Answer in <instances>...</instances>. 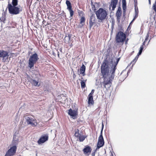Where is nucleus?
<instances>
[{
  "label": "nucleus",
  "instance_id": "1",
  "mask_svg": "<svg viewBox=\"0 0 156 156\" xmlns=\"http://www.w3.org/2000/svg\"><path fill=\"white\" fill-rule=\"evenodd\" d=\"M120 58L116 59V62L114 61L113 63V60L111 59L110 63L112 65L110 69L108 64V61L106 60L104 61L101 65V72L104 80L102 83L105 88H108L111 86L115 76L116 66Z\"/></svg>",
  "mask_w": 156,
  "mask_h": 156
},
{
  "label": "nucleus",
  "instance_id": "2",
  "mask_svg": "<svg viewBox=\"0 0 156 156\" xmlns=\"http://www.w3.org/2000/svg\"><path fill=\"white\" fill-rule=\"evenodd\" d=\"M97 19L98 22H102L105 19L108 18V13L106 10L102 8H100L95 12Z\"/></svg>",
  "mask_w": 156,
  "mask_h": 156
},
{
  "label": "nucleus",
  "instance_id": "3",
  "mask_svg": "<svg viewBox=\"0 0 156 156\" xmlns=\"http://www.w3.org/2000/svg\"><path fill=\"white\" fill-rule=\"evenodd\" d=\"M8 5L7 8L9 13L12 15H17L21 12L23 9V7L19 5L18 6H12L11 4L9 3Z\"/></svg>",
  "mask_w": 156,
  "mask_h": 156
},
{
  "label": "nucleus",
  "instance_id": "4",
  "mask_svg": "<svg viewBox=\"0 0 156 156\" xmlns=\"http://www.w3.org/2000/svg\"><path fill=\"white\" fill-rule=\"evenodd\" d=\"M39 58L37 53H35L31 55L28 60V66L30 68L34 66V64L36 63Z\"/></svg>",
  "mask_w": 156,
  "mask_h": 156
},
{
  "label": "nucleus",
  "instance_id": "5",
  "mask_svg": "<svg viewBox=\"0 0 156 156\" xmlns=\"http://www.w3.org/2000/svg\"><path fill=\"white\" fill-rule=\"evenodd\" d=\"M126 34L121 31H119L116 34L115 37L116 42L117 43H123L126 39Z\"/></svg>",
  "mask_w": 156,
  "mask_h": 156
},
{
  "label": "nucleus",
  "instance_id": "6",
  "mask_svg": "<svg viewBox=\"0 0 156 156\" xmlns=\"http://www.w3.org/2000/svg\"><path fill=\"white\" fill-rule=\"evenodd\" d=\"M104 125L102 122V128L101 131L100 135L99 136L97 143V146L96 150H98L100 147H103L104 144V138L102 136V131L104 128Z\"/></svg>",
  "mask_w": 156,
  "mask_h": 156
},
{
  "label": "nucleus",
  "instance_id": "7",
  "mask_svg": "<svg viewBox=\"0 0 156 156\" xmlns=\"http://www.w3.org/2000/svg\"><path fill=\"white\" fill-rule=\"evenodd\" d=\"M26 119L28 124L30 125L33 127L37 126V123L36 119L29 117H27Z\"/></svg>",
  "mask_w": 156,
  "mask_h": 156
},
{
  "label": "nucleus",
  "instance_id": "8",
  "mask_svg": "<svg viewBox=\"0 0 156 156\" xmlns=\"http://www.w3.org/2000/svg\"><path fill=\"white\" fill-rule=\"evenodd\" d=\"M95 14L93 13H91V15L90 17L89 22V27L91 29L95 22Z\"/></svg>",
  "mask_w": 156,
  "mask_h": 156
},
{
  "label": "nucleus",
  "instance_id": "9",
  "mask_svg": "<svg viewBox=\"0 0 156 156\" xmlns=\"http://www.w3.org/2000/svg\"><path fill=\"white\" fill-rule=\"evenodd\" d=\"M9 55L8 52L7 51L3 50H0V58H3V60L5 61V59H7Z\"/></svg>",
  "mask_w": 156,
  "mask_h": 156
},
{
  "label": "nucleus",
  "instance_id": "10",
  "mask_svg": "<svg viewBox=\"0 0 156 156\" xmlns=\"http://www.w3.org/2000/svg\"><path fill=\"white\" fill-rule=\"evenodd\" d=\"M68 114L74 119L76 118L78 115L77 112L76 111L74 110H73L71 108L69 110Z\"/></svg>",
  "mask_w": 156,
  "mask_h": 156
},
{
  "label": "nucleus",
  "instance_id": "11",
  "mask_svg": "<svg viewBox=\"0 0 156 156\" xmlns=\"http://www.w3.org/2000/svg\"><path fill=\"white\" fill-rule=\"evenodd\" d=\"M48 136L47 135H43L41 136L38 141L39 144H41L44 143L48 139Z\"/></svg>",
  "mask_w": 156,
  "mask_h": 156
},
{
  "label": "nucleus",
  "instance_id": "12",
  "mask_svg": "<svg viewBox=\"0 0 156 156\" xmlns=\"http://www.w3.org/2000/svg\"><path fill=\"white\" fill-rule=\"evenodd\" d=\"M118 2V0H111L110 5H109V9H110L111 7H112V10H114L116 7Z\"/></svg>",
  "mask_w": 156,
  "mask_h": 156
},
{
  "label": "nucleus",
  "instance_id": "13",
  "mask_svg": "<svg viewBox=\"0 0 156 156\" xmlns=\"http://www.w3.org/2000/svg\"><path fill=\"white\" fill-rule=\"evenodd\" d=\"M92 149L91 147L88 146H86L83 150V151L85 154H88L90 153Z\"/></svg>",
  "mask_w": 156,
  "mask_h": 156
},
{
  "label": "nucleus",
  "instance_id": "14",
  "mask_svg": "<svg viewBox=\"0 0 156 156\" xmlns=\"http://www.w3.org/2000/svg\"><path fill=\"white\" fill-rule=\"evenodd\" d=\"M91 5L92 9L93 11L96 10V8L99 7V4L97 2L93 3L92 1H91Z\"/></svg>",
  "mask_w": 156,
  "mask_h": 156
},
{
  "label": "nucleus",
  "instance_id": "15",
  "mask_svg": "<svg viewBox=\"0 0 156 156\" xmlns=\"http://www.w3.org/2000/svg\"><path fill=\"white\" fill-rule=\"evenodd\" d=\"M16 146L15 145L11 147L8 151L14 155L16 152Z\"/></svg>",
  "mask_w": 156,
  "mask_h": 156
},
{
  "label": "nucleus",
  "instance_id": "16",
  "mask_svg": "<svg viewBox=\"0 0 156 156\" xmlns=\"http://www.w3.org/2000/svg\"><path fill=\"white\" fill-rule=\"evenodd\" d=\"M30 81V82L34 86L37 87L40 86V84H38V81L33 79H31Z\"/></svg>",
  "mask_w": 156,
  "mask_h": 156
},
{
  "label": "nucleus",
  "instance_id": "17",
  "mask_svg": "<svg viewBox=\"0 0 156 156\" xmlns=\"http://www.w3.org/2000/svg\"><path fill=\"white\" fill-rule=\"evenodd\" d=\"M71 37V34H68L66 35L64 38L65 42L67 43L69 42Z\"/></svg>",
  "mask_w": 156,
  "mask_h": 156
},
{
  "label": "nucleus",
  "instance_id": "18",
  "mask_svg": "<svg viewBox=\"0 0 156 156\" xmlns=\"http://www.w3.org/2000/svg\"><path fill=\"white\" fill-rule=\"evenodd\" d=\"M85 18L83 16L81 17V19H80V24H81V26H79L80 27H82L84 25V23L85 22Z\"/></svg>",
  "mask_w": 156,
  "mask_h": 156
},
{
  "label": "nucleus",
  "instance_id": "19",
  "mask_svg": "<svg viewBox=\"0 0 156 156\" xmlns=\"http://www.w3.org/2000/svg\"><path fill=\"white\" fill-rule=\"evenodd\" d=\"M66 4L67 6V9L68 10L72 9L71 3L69 1L66 0Z\"/></svg>",
  "mask_w": 156,
  "mask_h": 156
},
{
  "label": "nucleus",
  "instance_id": "20",
  "mask_svg": "<svg viewBox=\"0 0 156 156\" xmlns=\"http://www.w3.org/2000/svg\"><path fill=\"white\" fill-rule=\"evenodd\" d=\"M88 103L89 104H91L92 105L94 103V101L93 100V96H88Z\"/></svg>",
  "mask_w": 156,
  "mask_h": 156
},
{
  "label": "nucleus",
  "instance_id": "21",
  "mask_svg": "<svg viewBox=\"0 0 156 156\" xmlns=\"http://www.w3.org/2000/svg\"><path fill=\"white\" fill-rule=\"evenodd\" d=\"M140 55H139L138 54H137V55L136 56L135 58L133 59V60L131 62V63H133L132 67L133 66V65H134L137 60L138 57Z\"/></svg>",
  "mask_w": 156,
  "mask_h": 156
},
{
  "label": "nucleus",
  "instance_id": "22",
  "mask_svg": "<svg viewBox=\"0 0 156 156\" xmlns=\"http://www.w3.org/2000/svg\"><path fill=\"white\" fill-rule=\"evenodd\" d=\"M137 2H135V5H134V7H135V13H139V11L138 9V8L137 5Z\"/></svg>",
  "mask_w": 156,
  "mask_h": 156
},
{
  "label": "nucleus",
  "instance_id": "23",
  "mask_svg": "<svg viewBox=\"0 0 156 156\" xmlns=\"http://www.w3.org/2000/svg\"><path fill=\"white\" fill-rule=\"evenodd\" d=\"M122 7L123 9V15H125L126 9V4H122Z\"/></svg>",
  "mask_w": 156,
  "mask_h": 156
},
{
  "label": "nucleus",
  "instance_id": "24",
  "mask_svg": "<svg viewBox=\"0 0 156 156\" xmlns=\"http://www.w3.org/2000/svg\"><path fill=\"white\" fill-rule=\"evenodd\" d=\"M86 137L80 135L79 138V140L80 142H83L85 139Z\"/></svg>",
  "mask_w": 156,
  "mask_h": 156
},
{
  "label": "nucleus",
  "instance_id": "25",
  "mask_svg": "<svg viewBox=\"0 0 156 156\" xmlns=\"http://www.w3.org/2000/svg\"><path fill=\"white\" fill-rule=\"evenodd\" d=\"M12 6H17L18 3V0H12Z\"/></svg>",
  "mask_w": 156,
  "mask_h": 156
},
{
  "label": "nucleus",
  "instance_id": "26",
  "mask_svg": "<svg viewBox=\"0 0 156 156\" xmlns=\"http://www.w3.org/2000/svg\"><path fill=\"white\" fill-rule=\"evenodd\" d=\"M86 80H85V81H84V80H81V81L80 82V83H81V87L82 88H85V87L86 86L85 82Z\"/></svg>",
  "mask_w": 156,
  "mask_h": 156
},
{
  "label": "nucleus",
  "instance_id": "27",
  "mask_svg": "<svg viewBox=\"0 0 156 156\" xmlns=\"http://www.w3.org/2000/svg\"><path fill=\"white\" fill-rule=\"evenodd\" d=\"M86 69V67L83 64H82L81 67L80 68V71L83 72L85 71Z\"/></svg>",
  "mask_w": 156,
  "mask_h": 156
},
{
  "label": "nucleus",
  "instance_id": "28",
  "mask_svg": "<svg viewBox=\"0 0 156 156\" xmlns=\"http://www.w3.org/2000/svg\"><path fill=\"white\" fill-rule=\"evenodd\" d=\"M144 48V47L143 46H141L140 47V49L139 51L138 54L139 55H141V54L143 50V49Z\"/></svg>",
  "mask_w": 156,
  "mask_h": 156
},
{
  "label": "nucleus",
  "instance_id": "29",
  "mask_svg": "<svg viewBox=\"0 0 156 156\" xmlns=\"http://www.w3.org/2000/svg\"><path fill=\"white\" fill-rule=\"evenodd\" d=\"M138 16V13H135V16L134 17L132 20L131 22L130 23H132L133 22L135 19L137 18Z\"/></svg>",
  "mask_w": 156,
  "mask_h": 156
},
{
  "label": "nucleus",
  "instance_id": "30",
  "mask_svg": "<svg viewBox=\"0 0 156 156\" xmlns=\"http://www.w3.org/2000/svg\"><path fill=\"white\" fill-rule=\"evenodd\" d=\"M13 155V154L11 153L10 152H9V151H8L4 156H12Z\"/></svg>",
  "mask_w": 156,
  "mask_h": 156
},
{
  "label": "nucleus",
  "instance_id": "31",
  "mask_svg": "<svg viewBox=\"0 0 156 156\" xmlns=\"http://www.w3.org/2000/svg\"><path fill=\"white\" fill-rule=\"evenodd\" d=\"M70 12V16L71 17H72L74 14V11L72 10V9L68 10Z\"/></svg>",
  "mask_w": 156,
  "mask_h": 156
},
{
  "label": "nucleus",
  "instance_id": "32",
  "mask_svg": "<svg viewBox=\"0 0 156 156\" xmlns=\"http://www.w3.org/2000/svg\"><path fill=\"white\" fill-rule=\"evenodd\" d=\"M122 16V12H118V11H117L116 13V16Z\"/></svg>",
  "mask_w": 156,
  "mask_h": 156
},
{
  "label": "nucleus",
  "instance_id": "33",
  "mask_svg": "<svg viewBox=\"0 0 156 156\" xmlns=\"http://www.w3.org/2000/svg\"><path fill=\"white\" fill-rule=\"evenodd\" d=\"M77 131H77L76 132L75 134V135L76 137H79V135L80 134L79 131H78L79 130H77Z\"/></svg>",
  "mask_w": 156,
  "mask_h": 156
},
{
  "label": "nucleus",
  "instance_id": "34",
  "mask_svg": "<svg viewBox=\"0 0 156 156\" xmlns=\"http://www.w3.org/2000/svg\"><path fill=\"white\" fill-rule=\"evenodd\" d=\"M94 89L92 90L90 93V94H89L88 96H93V95L94 93Z\"/></svg>",
  "mask_w": 156,
  "mask_h": 156
},
{
  "label": "nucleus",
  "instance_id": "35",
  "mask_svg": "<svg viewBox=\"0 0 156 156\" xmlns=\"http://www.w3.org/2000/svg\"><path fill=\"white\" fill-rule=\"evenodd\" d=\"M153 7L154 11L156 12V2L154 4L153 6Z\"/></svg>",
  "mask_w": 156,
  "mask_h": 156
},
{
  "label": "nucleus",
  "instance_id": "36",
  "mask_svg": "<svg viewBox=\"0 0 156 156\" xmlns=\"http://www.w3.org/2000/svg\"><path fill=\"white\" fill-rule=\"evenodd\" d=\"M149 37V35L148 33L147 34V35L146 38L144 40L145 42H146V41H147V40H148Z\"/></svg>",
  "mask_w": 156,
  "mask_h": 156
},
{
  "label": "nucleus",
  "instance_id": "37",
  "mask_svg": "<svg viewBox=\"0 0 156 156\" xmlns=\"http://www.w3.org/2000/svg\"><path fill=\"white\" fill-rule=\"evenodd\" d=\"M116 16L117 17V21L119 22L120 21V18H121V16Z\"/></svg>",
  "mask_w": 156,
  "mask_h": 156
},
{
  "label": "nucleus",
  "instance_id": "38",
  "mask_svg": "<svg viewBox=\"0 0 156 156\" xmlns=\"http://www.w3.org/2000/svg\"><path fill=\"white\" fill-rule=\"evenodd\" d=\"M118 12H122V10L121 7L119 6L118 7V10H117Z\"/></svg>",
  "mask_w": 156,
  "mask_h": 156
},
{
  "label": "nucleus",
  "instance_id": "39",
  "mask_svg": "<svg viewBox=\"0 0 156 156\" xmlns=\"http://www.w3.org/2000/svg\"><path fill=\"white\" fill-rule=\"evenodd\" d=\"M85 71L81 72L80 73L82 74L83 76H84L85 75Z\"/></svg>",
  "mask_w": 156,
  "mask_h": 156
},
{
  "label": "nucleus",
  "instance_id": "40",
  "mask_svg": "<svg viewBox=\"0 0 156 156\" xmlns=\"http://www.w3.org/2000/svg\"><path fill=\"white\" fill-rule=\"evenodd\" d=\"M115 25V21L114 20H112V26H114Z\"/></svg>",
  "mask_w": 156,
  "mask_h": 156
},
{
  "label": "nucleus",
  "instance_id": "41",
  "mask_svg": "<svg viewBox=\"0 0 156 156\" xmlns=\"http://www.w3.org/2000/svg\"><path fill=\"white\" fill-rule=\"evenodd\" d=\"M0 20H1V21H4L5 20V18L4 17H2V18H1Z\"/></svg>",
  "mask_w": 156,
  "mask_h": 156
},
{
  "label": "nucleus",
  "instance_id": "42",
  "mask_svg": "<svg viewBox=\"0 0 156 156\" xmlns=\"http://www.w3.org/2000/svg\"><path fill=\"white\" fill-rule=\"evenodd\" d=\"M122 4H126V0H122Z\"/></svg>",
  "mask_w": 156,
  "mask_h": 156
},
{
  "label": "nucleus",
  "instance_id": "43",
  "mask_svg": "<svg viewBox=\"0 0 156 156\" xmlns=\"http://www.w3.org/2000/svg\"><path fill=\"white\" fill-rule=\"evenodd\" d=\"M16 137V135H14L13 137V140H16L15 139Z\"/></svg>",
  "mask_w": 156,
  "mask_h": 156
},
{
  "label": "nucleus",
  "instance_id": "44",
  "mask_svg": "<svg viewBox=\"0 0 156 156\" xmlns=\"http://www.w3.org/2000/svg\"><path fill=\"white\" fill-rule=\"evenodd\" d=\"M91 155H92V156H94V155H95V153L94 152L92 153Z\"/></svg>",
  "mask_w": 156,
  "mask_h": 156
},
{
  "label": "nucleus",
  "instance_id": "45",
  "mask_svg": "<svg viewBox=\"0 0 156 156\" xmlns=\"http://www.w3.org/2000/svg\"><path fill=\"white\" fill-rule=\"evenodd\" d=\"M145 42H145L144 41V42L143 43L142 45H141V46H143L144 45H145Z\"/></svg>",
  "mask_w": 156,
  "mask_h": 156
},
{
  "label": "nucleus",
  "instance_id": "46",
  "mask_svg": "<svg viewBox=\"0 0 156 156\" xmlns=\"http://www.w3.org/2000/svg\"><path fill=\"white\" fill-rule=\"evenodd\" d=\"M57 55H58V57H59V53L58 51V52H57Z\"/></svg>",
  "mask_w": 156,
  "mask_h": 156
},
{
  "label": "nucleus",
  "instance_id": "47",
  "mask_svg": "<svg viewBox=\"0 0 156 156\" xmlns=\"http://www.w3.org/2000/svg\"><path fill=\"white\" fill-rule=\"evenodd\" d=\"M149 3V5L151 4V0H148Z\"/></svg>",
  "mask_w": 156,
  "mask_h": 156
},
{
  "label": "nucleus",
  "instance_id": "48",
  "mask_svg": "<svg viewBox=\"0 0 156 156\" xmlns=\"http://www.w3.org/2000/svg\"><path fill=\"white\" fill-rule=\"evenodd\" d=\"M114 27V26H111L112 30H113Z\"/></svg>",
  "mask_w": 156,
  "mask_h": 156
},
{
  "label": "nucleus",
  "instance_id": "49",
  "mask_svg": "<svg viewBox=\"0 0 156 156\" xmlns=\"http://www.w3.org/2000/svg\"><path fill=\"white\" fill-rule=\"evenodd\" d=\"M45 22L46 21L44 20L42 22L44 24Z\"/></svg>",
  "mask_w": 156,
  "mask_h": 156
},
{
  "label": "nucleus",
  "instance_id": "50",
  "mask_svg": "<svg viewBox=\"0 0 156 156\" xmlns=\"http://www.w3.org/2000/svg\"><path fill=\"white\" fill-rule=\"evenodd\" d=\"M129 72H130V71H129V70L128 71V72H127V76L128 75V73H129Z\"/></svg>",
  "mask_w": 156,
  "mask_h": 156
},
{
  "label": "nucleus",
  "instance_id": "51",
  "mask_svg": "<svg viewBox=\"0 0 156 156\" xmlns=\"http://www.w3.org/2000/svg\"><path fill=\"white\" fill-rule=\"evenodd\" d=\"M150 40H149V41L148 42V43H149V42H150Z\"/></svg>",
  "mask_w": 156,
  "mask_h": 156
},
{
  "label": "nucleus",
  "instance_id": "52",
  "mask_svg": "<svg viewBox=\"0 0 156 156\" xmlns=\"http://www.w3.org/2000/svg\"><path fill=\"white\" fill-rule=\"evenodd\" d=\"M136 0H134V2H135Z\"/></svg>",
  "mask_w": 156,
  "mask_h": 156
},
{
  "label": "nucleus",
  "instance_id": "53",
  "mask_svg": "<svg viewBox=\"0 0 156 156\" xmlns=\"http://www.w3.org/2000/svg\"><path fill=\"white\" fill-rule=\"evenodd\" d=\"M81 79H83V77H81Z\"/></svg>",
  "mask_w": 156,
  "mask_h": 156
},
{
  "label": "nucleus",
  "instance_id": "54",
  "mask_svg": "<svg viewBox=\"0 0 156 156\" xmlns=\"http://www.w3.org/2000/svg\"><path fill=\"white\" fill-rule=\"evenodd\" d=\"M136 2H137V0H136Z\"/></svg>",
  "mask_w": 156,
  "mask_h": 156
}]
</instances>
